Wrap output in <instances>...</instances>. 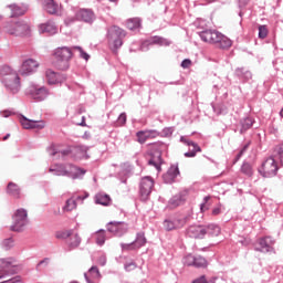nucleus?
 <instances>
[{
  "mask_svg": "<svg viewBox=\"0 0 283 283\" xmlns=\"http://www.w3.org/2000/svg\"><path fill=\"white\" fill-rule=\"evenodd\" d=\"M0 75L6 90L9 91L10 94H19L21 91V77H19V73L10 66H3L0 70Z\"/></svg>",
  "mask_w": 283,
  "mask_h": 283,
  "instance_id": "2",
  "label": "nucleus"
},
{
  "mask_svg": "<svg viewBox=\"0 0 283 283\" xmlns=\"http://www.w3.org/2000/svg\"><path fill=\"white\" fill-rule=\"evenodd\" d=\"M180 143H184V145H187L188 147H192L193 145H197L198 143L187 139V137L181 136L180 137Z\"/></svg>",
  "mask_w": 283,
  "mask_h": 283,
  "instance_id": "60",
  "label": "nucleus"
},
{
  "mask_svg": "<svg viewBox=\"0 0 283 283\" xmlns=\"http://www.w3.org/2000/svg\"><path fill=\"white\" fill-rule=\"evenodd\" d=\"M192 283H209V281H207V276L201 275L200 277L193 280Z\"/></svg>",
  "mask_w": 283,
  "mask_h": 283,
  "instance_id": "64",
  "label": "nucleus"
},
{
  "mask_svg": "<svg viewBox=\"0 0 283 283\" xmlns=\"http://www.w3.org/2000/svg\"><path fill=\"white\" fill-rule=\"evenodd\" d=\"M149 45H171V42L165 38L155 36L151 42L145 41L140 45L142 52H145L148 50Z\"/></svg>",
  "mask_w": 283,
  "mask_h": 283,
  "instance_id": "22",
  "label": "nucleus"
},
{
  "mask_svg": "<svg viewBox=\"0 0 283 283\" xmlns=\"http://www.w3.org/2000/svg\"><path fill=\"white\" fill-rule=\"evenodd\" d=\"M195 25H197V34H199V36H213V34L216 36H226L222 32L216 29H209L205 20H199L195 22Z\"/></svg>",
  "mask_w": 283,
  "mask_h": 283,
  "instance_id": "12",
  "label": "nucleus"
},
{
  "mask_svg": "<svg viewBox=\"0 0 283 283\" xmlns=\"http://www.w3.org/2000/svg\"><path fill=\"white\" fill-rule=\"evenodd\" d=\"M7 193H9V196H13V198H19L21 190L17 184L9 182L7 187Z\"/></svg>",
  "mask_w": 283,
  "mask_h": 283,
  "instance_id": "35",
  "label": "nucleus"
},
{
  "mask_svg": "<svg viewBox=\"0 0 283 283\" xmlns=\"http://www.w3.org/2000/svg\"><path fill=\"white\" fill-rule=\"evenodd\" d=\"M70 235H72V231H70V230H62V231H57L55 233V238L57 240H67V238H70Z\"/></svg>",
  "mask_w": 283,
  "mask_h": 283,
  "instance_id": "45",
  "label": "nucleus"
},
{
  "mask_svg": "<svg viewBox=\"0 0 283 283\" xmlns=\"http://www.w3.org/2000/svg\"><path fill=\"white\" fill-rule=\"evenodd\" d=\"M224 211V205L221 202H218L216 207L212 208L211 210V216H221V213Z\"/></svg>",
  "mask_w": 283,
  "mask_h": 283,
  "instance_id": "46",
  "label": "nucleus"
},
{
  "mask_svg": "<svg viewBox=\"0 0 283 283\" xmlns=\"http://www.w3.org/2000/svg\"><path fill=\"white\" fill-rule=\"evenodd\" d=\"M181 67H184V70H188V67H191V60L185 59V60L181 62Z\"/></svg>",
  "mask_w": 283,
  "mask_h": 283,
  "instance_id": "63",
  "label": "nucleus"
},
{
  "mask_svg": "<svg viewBox=\"0 0 283 283\" xmlns=\"http://www.w3.org/2000/svg\"><path fill=\"white\" fill-rule=\"evenodd\" d=\"M274 151L276 154L275 158H277V160H280V164L283 166V144L277 145Z\"/></svg>",
  "mask_w": 283,
  "mask_h": 283,
  "instance_id": "47",
  "label": "nucleus"
},
{
  "mask_svg": "<svg viewBox=\"0 0 283 283\" xmlns=\"http://www.w3.org/2000/svg\"><path fill=\"white\" fill-rule=\"evenodd\" d=\"M87 174V170L78 166H73L72 178L73 180L82 179Z\"/></svg>",
  "mask_w": 283,
  "mask_h": 283,
  "instance_id": "36",
  "label": "nucleus"
},
{
  "mask_svg": "<svg viewBox=\"0 0 283 283\" xmlns=\"http://www.w3.org/2000/svg\"><path fill=\"white\" fill-rule=\"evenodd\" d=\"M72 198H73V201H72L73 209H76V202H83V200H85L86 198H90V193L88 192H84V195L74 193Z\"/></svg>",
  "mask_w": 283,
  "mask_h": 283,
  "instance_id": "41",
  "label": "nucleus"
},
{
  "mask_svg": "<svg viewBox=\"0 0 283 283\" xmlns=\"http://www.w3.org/2000/svg\"><path fill=\"white\" fill-rule=\"evenodd\" d=\"M255 123V119L251 116L244 117L240 120L241 128L239 133L242 135L247 134L251 127H253V124Z\"/></svg>",
  "mask_w": 283,
  "mask_h": 283,
  "instance_id": "26",
  "label": "nucleus"
},
{
  "mask_svg": "<svg viewBox=\"0 0 283 283\" xmlns=\"http://www.w3.org/2000/svg\"><path fill=\"white\" fill-rule=\"evenodd\" d=\"M87 275H90L91 277H95L98 280V277H101V271L98 270V266L93 265Z\"/></svg>",
  "mask_w": 283,
  "mask_h": 283,
  "instance_id": "51",
  "label": "nucleus"
},
{
  "mask_svg": "<svg viewBox=\"0 0 283 283\" xmlns=\"http://www.w3.org/2000/svg\"><path fill=\"white\" fill-rule=\"evenodd\" d=\"M187 199L185 198V195L182 193H177L172 198H170L169 200V206L172 208V209H176V207H180V205H185V201Z\"/></svg>",
  "mask_w": 283,
  "mask_h": 283,
  "instance_id": "30",
  "label": "nucleus"
},
{
  "mask_svg": "<svg viewBox=\"0 0 283 283\" xmlns=\"http://www.w3.org/2000/svg\"><path fill=\"white\" fill-rule=\"evenodd\" d=\"M206 235L218 237L221 233L220 226L210 223L205 226Z\"/></svg>",
  "mask_w": 283,
  "mask_h": 283,
  "instance_id": "32",
  "label": "nucleus"
},
{
  "mask_svg": "<svg viewBox=\"0 0 283 283\" xmlns=\"http://www.w3.org/2000/svg\"><path fill=\"white\" fill-rule=\"evenodd\" d=\"M12 264V260L0 259V277H3L6 275V269H10Z\"/></svg>",
  "mask_w": 283,
  "mask_h": 283,
  "instance_id": "38",
  "label": "nucleus"
},
{
  "mask_svg": "<svg viewBox=\"0 0 283 283\" xmlns=\"http://www.w3.org/2000/svg\"><path fill=\"white\" fill-rule=\"evenodd\" d=\"M212 109L217 116H220V114H224V112H227V107H224L222 104L212 105Z\"/></svg>",
  "mask_w": 283,
  "mask_h": 283,
  "instance_id": "52",
  "label": "nucleus"
},
{
  "mask_svg": "<svg viewBox=\"0 0 283 283\" xmlns=\"http://www.w3.org/2000/svg\"><path fill=\"white\" fill-rule=\"evenodd\" d=\"M4 32L11 36H30L32 29L24 20L9 21L4 25Z\"/></svg>",
  "mask_w": 283,
  "mask_h": 283,
  "instance_id": "4",
  "label": "nucleus"
},
{
  "mask_svg": "<svg viewBox=\"0 0 283 283\" xmlns=\"http://www.w3.org/2000/svg\"><path fill=\"white\" fill-rule=\"evenodd\" d=\"M12 220L11 231H23V227L28 224V211L23 208L18 209Z\"/></svg>",
  "mask_w": 283,
  "mask_h": 283,
  "instance_id": "9",
  "label": "nucleus"
},
{
  "mask_svg": "<svg viewBox=\"0 0 283 283\" xmlns=\"http://www.w3.org/2000/svg\"><path fill=\"white\" fill-rule=\"evenodd\" d=\"M108 48L113 54H118V50L123 48V39L122 38H109L108 39Z\"/></svg>",
  "mask_w": 283,
  "mask_h": 283,
  "instance_id": "27",
  "label": "nucleus"
},
{
  "mask_svg": "<svg viewBox=\"0 0 283 283\" xmlns=\"http://www.w3.org/2000/svg\"><path fill=\"white\" fill-rule=\"evenodd\" d=\"M151 191H154V178L143 177L139 182V200L147 202L149 196H151Z\"/></svg>",
  "mask_w": 283,
  "mask_h": 283,
  "instance_id": "7",
  "label": "nucleus"
},
{
  "mask_svg": "<svg viewBox=\"0 0 283 283\" xmlns=\"http://www.w3.org/2000/svg\"><path fill=\"white\" fill-rule=\"evenodd\" d=\"M2 247L3 249H12V247H14V240L12 239H6L3 242H2Z\"/></svg>",
  "mask_w": 283,
  "mask_h": 283,
  "instance_id": "58",
  "label": "nucleus"
},
{
  "mask_svg": "<svg viewBox=\"0 0 283 283\" xmlns=\"http://www.w3.org/2000/svg\"><path fill=\"white\" fill-rule=\"evenodd\" d=\"M125 27L127 30L133 32V34H143V19L142 18H130L125 21Z\"/></svg>",
  "mask_w": 283,
  "mask_h": 283,
  "instance_id": "18",
  "label": "nucleus"
},
{
  "mask_svg": "<svg viewBox=\"0 0 283 283\" xmlns=\"http://www.w3.org/2000/svg\"><path fill=\"white\" fill-rule=\"evenodd\" d=\"M195 262H196V256L193 254H188L184 259V264L186 266H193Z\"/></svg>",
  "mask_w": 283,
  "mask_h": 283,
  "instance_id": "53",
  "label": "nucleus"
},
{
  "mask_svg": "<svg viewBox=\"0 0 283 283\" xmlns=\"http://www.w3.org/2000/svg\"><path fill=\"white\" fill-rule=\"evenodd\" d=\"M82 240L83 239H81V235H78V232H73L72 249H78V247H81Z\"/></svg>",
  "mask_w": 283,
  "mask_h": 283,
  "instance_id": "50",
  "label": "nucleus"
},
{
  "mask_svg": "<svg viewBox=\"0 0 283 283\" xmlns=\"http://www.w3.org/2000/svg\"><path fill=\"white\" fill-rule=\"evenodd\" d=\"M203 43H210L218 48L219 50H229L233 45V41L229 36H201Z\"/></svg>",
  "mask_w": 283,
  "mask_h": 283,
  "instance_id": "8",
  "label": "nucleus"
},
{
  "mask_svg": "<svg viewBox=\"0 0 283 283\" xmlns=\"http://www.w3.org/2000/svg\"><path fill=\"white\" fill-rule=\"evenodd\" d=\"M106 36H127V31L118 25H112L108 29Z\"/></svg>",
  "mask_w": 283,
  "mask_h": 283,
  "instance_id": "31",
  "label": "nucleus"
},
{
  "mask_svg": "<svg viewBox=\"0 0 283 283\" xmlns=\"http://www.w3.org/2000/svg\"><path fill=\"white\" fill-rule=\"evenodd\" d=\"M106 231L115 238H123L129 233V223L125 221H111L106 224Z\"/></svg>",
  "mask_w": 283,
  "mask_h": 283,
  "instance_id": "6",
  "label": "nucleus"
},
{
  "mask_svg": "<svg viewBox=\"0 0 283 283\" xmlns=\"http://www.w3.org/2000/svg\"><path fill=\"white\" fill-rule=\"evenodd\" d=\"M208 264L209 263L207 262V259H205V256L197 255L195 256V263L192 266H195V269H207Z\"/></svg>",
  "mask_w": 283,
  "mask_h": 283,
  "instance_id": "37",
  "label": "nucleus"
},
{
  "mask_svg": "<svg viewBox=\"0 0 283 283\" xmlns=\"http://www.w3.org/2000/svg\"><path fill=\"white\" fill-rule=\"evenodd\" d=\"M7 8L11 10L10 19H17V17H23L28 12V6L22 3L21 6L17 3L8 4Z\"/></svg>",
  "mask_w": 283,
  "mask_h": 283,
  "instance_id": "21",
  "label": "nucleus"
},
{
  "mask_svg": "<svg viewBox=\"0 0 283 283\" xmlns=\"http://www.w3.org/2000/svg\"><path fill=\"white\" fill-rule=\"evenodd\" d=\"M256 28L259 30L258 36H269V25L258 24Z\"/></svg>",
  "mask_w": 283,
  "mask_h": 283,
  "instance_id": "48",
  "label": "nucleus"
},
{
  "mask_svg": "<svg viewBox=\"0 0 283 283\" xmlns=\"http://www.w3.org/2000/svg\"><path fill=\"white\" fill-rule=\"evenodd\" d=\"M51 61L57 70H70V61H72V49L67 46L57 48L51 55Z\"/></svg>",
  "mask_w": 283,
  "mask_h": 283,
  "instance_id": "3",
  "label": "nucleus"
},
{
  "mask_svg": "<svg viewBox=\"0 0 283 283\" xmlns=\"http://www.w3.org/2000/svg\"><path fill=\"white\" fill-rule=\"evenodd\" d=\"M56 32H59V28H56V24L52 21L39 25V34L54 35Z\"/></svg>",
  "mask_w": 283,
  "mask_h": 283,
  "instance_id": "24",
  "label": "nucleus"
},
{
  "mask_svg": "<svg viewBox=\"0 0 283 283\" xmlns=\"http://www.w3.org/2000/svg\"><path fill=\"white\" fill-rule=\"evenodd\" d=\"M146 134H148V139L158 138V136H160V132L156 129H146Z\"/></svg>",
  "mask_w": 283,
  "mask_h": 283,
  "instance_id": "55",
  "label": "nucleus"
},
{
  "mask_svg": "<svg viewBox=\"0 0 283 283\" xmlns=\"http://www.w3.org/2000/svg\"><path fill=\"white\" fill-rule=\"evenodd\" d=\"M90 147L85 145H75L73 146V158L74 160H90Z\"/></svg>",
  "mask_w": 283,
  "mask_h": 283,
  "instance_id": "17",
  "label": "nucleus"
},
{
  "mask_svg": "<svg viewBox=\"0 0 283 283\" xmlns=\"http://www.w3.org/2000/svg\"><path fill=\"white\" fill-rule=\"evenodd\" d=\"M95 205H102V207H109V205H112V197H109V195L99 192L95 195Z\"/></svg>",
  "mask_w": 283,
  "mask_h": 283,
  "instance_id": "28",
  "label": "nucleus"
},
{
  "mask_svg": "<svg viewBox=\"0 0 283 283\" xmlns=\"http://www.w3.org/2000/svg\"><path fill=\"white\" fill-rule=\"evenodd\" d=\"M72 90L73 92H77L80 96L81 94H85V88L76 83L73 84Z\"/></svg>",
  "mask_w": 283,
  "mask_h": 283,
  "instance_id": "61",
  "label": "nucleus"
},
{
  "mask_svg": "<svg viewBox=\"0 0 283 283\" xmlns=\"http://www.w3.org/2000/svg\"><path fill=\"white\" fill-rule=\"evenodd\" d=\"M240 171L247 178H253V174H255V170L253 169V165L247 160L242 163Z\"/></svg>",
  "mask_w": 283,
  "mask_h": 283,
  "instance_id": "29",
  "label": "nucleus"
},
{
  "mask_svg": "<svg viewBox=\"0 0 283 283\" xmlns=\"http://www.w3.org/2000/svg\"><path fill=\"white\" fill-rule=\"evenodd\" d=\"M55 154H57V156H60V158H67V156H71L72 149H70V148L62 149Z\"/></svg>",
  "mask_w": 283,
  "mask_h": 283,
  "instance_id": "56",
  "label": "nucleus"
},
{
  "mask_svg": "<svg viewBox=\"0 0 283 283\" xmlns=\"http://www.w3.org/2000/svg\"><path fill=\"white\" fill-rule=\"evenodd\" d=\"M50 265V259L45 258L42 261H40L36 265L38 271H41L42 266L45 269Z\"/></svg>",
  "mask_w": 283,
  "mask_h": 283,
  "instance_id": "57",
  "label": "nucleus"
},
{
  "mask_svg": "<svg viewBox=\"0 0 283 283\" xmlns=\"http://www.w3.org/2000/svg\"><path fill=\"white\" fill-rule=\"evenodd\" d=\"M120 249L122 251H138V249L136 248V243L130 242V243H120Z\"/></svg>",
  "mask_w": 283,
  "mask_h": 283,
  "instance_id": "49",
  "label": "nucleus"
},
{
  "mask_svg": "<svg viewBox=\"0 0 283 283\" xmlns=\"http://www.w3.org/2000/svg\"><path fill=\"white\" fill-rule=\"evenodd\" d=\"M192 147V150L184 154L185 158H196L197 154L202 151V148L198 144H195Z\"/></svg>",
  "mask_w": 283,
  "mask_h": 283,
  "instance_id": "40",
  "label": "nucleus"
},
{
  "mask_svg": "<svg viewBox=\"0 0 283 283\" xmlns=\"http://www.w3.org/2000/svg\"><path fill=\"white\" fill-rule=\"evenodd\" d=\"M136 142L139 143V145H145L146 140H149V135L147 134V130H138L136 133Z\"/></svg>",
  "mask_w": 283,
  "mask_h": 283,
  "instance_id": "39",
  "label": "nucleus"
},
{
  "mask_svg": "<svg viewBox=\"0 0 283 283\" xmlns=\"http://www.w3.org/2000/svg\"><path fill=\"white\" fill-rule=\"evenodd\" d=\"M75 19L77 21H84V23H94V19H96L94 11L91 9H81L76 11Z\"/></svg>",
  "mask_w": 283,
  "mask_h": 283,
  "instance_id": "20",
  "label": "nucleus"
},
{
  "mask_svg": "<svg viewBox=\"0 0 283 283\" xmlns=\"http://www.w3.org/2000/svg\"><path fill=\"white\" fill-rule=\"evenodd\" d=\"M135 247L138 249H143V247H145V244H147V237H145V232H137L136 233V238L133 241Z\"/></svg>",
  "mask_w": 283,
  "mask_h": 283,
  "instance_id": "33",
  "label": "nucleus"
},
{
  "mask_svg": "<svg viewBox=\"0 0 283 283\" xmlns=\"http://www.w3.org/2000/svg\"><path fill=\"white\" fill-rule=\"evenodd\" d=\"M258 171L262 178H275L277 171H280V166L273 156L268 157L258 168Z\"/></svg>",
  "mask_w": 283,
  "mask_h": 283,
  "instance_id": "5",
  "label": "nucleus"
},
{
  "mask_svg": "<svg viewBox=\"0 0 283 283\" xmlns=\"http://www.w3.org/2000/svg\"><path fill=\"white\" fill-rule=\"evenodd\" d=\"M28 92L35 101H44L48 96V90L45 87L39 88L35 85H31Z\"/></svg>",
  "mask_w": 283,
  "mask_h": 283,
  "instance_id": "23",
  "label": "nucleus"
},
{
  "mask_svg": "<svg viewBox=\"0 0 283 283\" xmlns=\"http://www.w3.org/2000/svg\"><path fill=\"white\" fill-rule=\"evenodd\" d=\"M127 125V113H122L114 123L115 127H125Z\"/></svg>",
  "mask_w": 283,
  "mask_h": 283,
  "instance_id": "43",
  "label": "nucleus"
},
{
  "mask_svg": "<svg viewBox=\"0 0 283 283\" xmlns=\"http://www.w3.org/2000/svg\"><path fill=\"white\" fill-rule=\"evenodd\" d=\"M147 156H149L148 165L155 167L160 174L163 171V165L165 159H163V151H167V144L164 142H155L147 145Z\"/></svg>",
  "mask_w": 283,
  "mask_h": 283,
  "instance_id": "1",
  "label": "nucleus"
},
{
  "mask_svg": "<svg viewBox=\"0 0 283 283\" xmlns=\"http://www.w3.org/2000/svg\"><path fill=\"white\" fill-rule=\"evenodd\" d=\"M275 240L271 237L259 238L254 243V251L259 253H273L275 251Z\"/></svg>",
  "mask_w": 283,
  "mask_h": 283,
  "instance_id": "10",
  "label": "nucleus"
},
{
  "mask_svg": "<svg viewBox=\"0 0 283 283\" xmlns=\"http://www.w3.org/2000/svg\"><path fill=\"white\" fill-rule=\"evenodd\" d=\"M105 230L99 229L95 234V242L98 247H103L105 244Z\"/></svg>",
  "mask_w": 283,
  "mask_h": 283,
  "instance_id": "42",
  "label": "nucleus"
},
{
  "mask_svg": "<svg viewBox=\"0 0 283 283\" xmlns=\"http://www.w3.org/2000/svg\"><path fill=\"white\" fill-rule=\"evenodd\" d=\"M187 224V217L171 216L164 220L166 231H176Z\"/></svg>",
  "mask_w": 283,
  "mask_h": 283,
  "instance_id": "11",
  "label": "nucleus"
},
{
  "mask_svg": "<svg viewBox=\"0 0 283 283\" xmlns=\"http://www.w3.org/2000/svg\"><path fill=\"white\" fill-rule=\"evenodd\" d=\"M178 176H180V168L178 163L171 164L168 170L163 175V180L165 185H174Z\"/></svg>",
  "mask_w": 283,
  "mask_h": 283,
  "instance_id": "14",
  "label": "nucleus"
},
{
  "mask_svg": "<svg viewBox=\"0 0 283 283\" xmlns=\"http://www.w3.org/2000/svg\"><path fill=\"white\" fill-rule=\"evenodd\" d=\"M19 120L23 129H43L45 127L44 120L29 119L25 116H20Z\"/></svg>",
  "mask_w": 283,
  "mask_h": 283,
  "instance_id": "16",
  "label": "nucleus"
},
{
  "mask_svg": "<svg viewBox=\"0 0 283 283\" xmlns=\"http://www.w3.org/2000/svg\"><path fill=\"white\" fill-rule=\"evenodd\" d=\"M137 266L138 264H136V262L134 261L124 264L125 271H134L135 269H137Z\"/></svg>",
  "mask_w": 283,
  "mask_h": 283,
  "instance_id": "59",
  "label": "nucleus"
},
{
  "mask_svg": "<svg viewBox=\"0 0 283 283\" xmlns=\"http://www.w3.org/2000/svg\"><path fill=\"white\" fill-rule=\"evenodd\" d=\"M43 9L48 14H59V3L54 0H43L42 2Z\"/></svg>",
  "mask_w": 283,
  "mask_h": 283,
  "instance_id": "25",
  "label": "nucleus"
},
{
  "mask_svg": "<svg viewBox=\"0 0 283 283\" xmlns=\"http://www.w3.org/2000/svg\"><path fill=\"white\" fill-rule=\"evenodd\" d=\"M234 76L241 81V83H249V81L253 78V73L247 66H239L234 70Z\"/></svg>",
  "mask_w": 283,
  "mask_h": 283,
  "instance_id": "19",
  "label": "nucleus"
},
{
  "mask_svg": "<svg viewBox=\"0 0 283 283\" xmlns=\"http://www.w3.org/2000/svg\"><path fill=\"white\" fill-rule=\"evenodd\" d=\"M211 205V196H206L203 202L200 205L201 212L205 213V211H209Z\"/></svg>",
  "mask_w": 283,
  "mask_h": 283,
  "instance_id": "44",
  "label": "nucleus"
},
{
  "mask_svg": "<svg viewBox=\"0 0 283 283\" xmlns=\"http://www.w3.org/2000/svg\"><path fill=\"white\" fill-rule=\"evenodd\" d=\"M40 65L39 61L34 59H27L22 62L19 73L21 76H30V74H34V72L39 70Z\"/></svg>",
  "mask_w": 283,
  "mask_h": 283,
  "instance_id": "13",
  "label": "nucleus"
},
{
  "mask_svg": "<svg viewBox=\"0 0 283 283\" xmlns=\"http://www.w3.org/2000/svg\"><path fill=\"white\" fill-rule=\"evenodd\" d=\"M46 81L49 85H56L59 83V74L52 70H46L45 72Z\"/></svg>",
  "mask_w": 283,
  "mask_h": 283,
  "instance_id": "34",
  "label": "nucleus"
},
{
  "mask_svg": "<svg viewBox=\"0 0 283 283\" xmlns=\"http://www.w3.org/2000/svg\"><path fill=\"white\" fill-rule=\"evenodd\" d=\"M73 50H76L80 54V59H84V61H87L90 59V54L83 50L81 46H73Z\"/></svg>",
  "mask_w": 283,
  "mask_h": 283,
  "instance_id": "54",
  "label": "nucleus"
},
{
  "mask_svg": "<svg viewBox=\"0 0 283 283\" xmlns=\"http://www.w3.org/2000/svg\"><path fill=\"white\" fill-rule=\"evenodd\" d=\"M186 232L188 238H193L195 240H205V235H207V230L202 224L190 226Z\"/></svg>",
  "mask_w": 283,
  "mask_h": 283,
  "instance_id": "15",
  "label": "nucleus"
},
{
  "mask_svg": "<svg viewBox=\"0 0 283 283\" xmlns=\"http://www.w3.org/2000/svg\"><path fill=\"white\" fill-rule=\"evenodd\" d=\"M163 136L165 138H169V136H171L174 134V128L171 127H165L161 132Z\"/></svg>",
  "mask_w": 283,
  "mask_h": 283,
  "instance_id": "62",
  "label": "nucleus"
}]
</instances>
